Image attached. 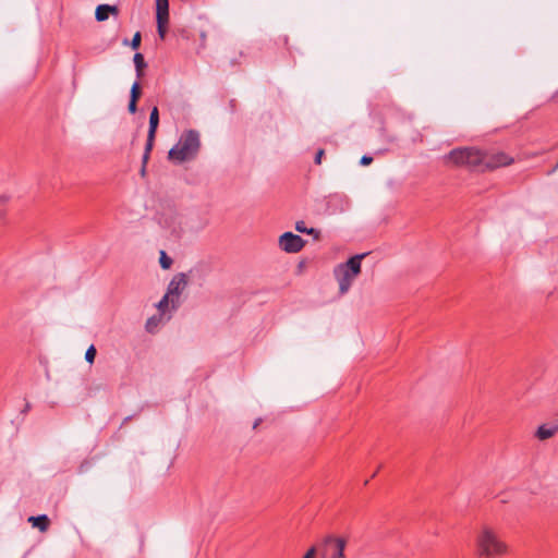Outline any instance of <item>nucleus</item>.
Returning a JSON list of instances; mask_svg holds the SVG:
<instances>
[{
	"instance_id": "0eeeda50",
	"label": "nucleus",
	"mask_w": 558,
	"mask_h": 558,
	"mask_svg": "<svg viewBox=\"0 0 558 558\" xmlns=\"http://www.w3.org/2000/svg\"><path fill=\"white\" fill-rule=\"evenodd\" d=\"M513 162V159L509 157L507 154L498 151L490 155L484 154V160L482 166V171L484 170H493L499 167L509 166Z\"/></svg>"
},
{
	"instance_id": "bb28decb",
	"label": "nucleus",
	"mask_w": 558,
	"mask_h": 558,
	"mask_svg": "<svg viewBox=\"0 0 558 558\" xmlns=\"http://www.w3.org/2000/svg\"><path fill=\"white\" fill-rule=\"evenodd\" d=\"M323 155H324V150L323 149H319L315 156V162L316 163H320L322 162V158H323Z\"/></svg>"
},
{
	"instance_id": "4468645a",
	"label": "nucleus",
	"mask_w": 558,
	"mask_h": 558,
	"mask_svg": "<svg viewBox=\"0 0 558 558\" xmlns=\"http://www.w3.org/2000/svg\"><path fill=\"white\" fill-rule=\"evenodd\" d=\"M133 61L135 64L136 75L140 78L143 75V69L146 66L143 54L140 52H136L134 54Z\"/></svg>"
},
{
	"instance_id": "39448f33",
	"label": "nucleus",
	"mask_w": 558,
	"mask_h": 558,
	"mask_svg": "<svg viewBox=\"0 0 558 558\" xmlns=\"http://www.w3.org/2000/svg\"><path fill=\"white\" fill-rule=\"evenodd\" d=\"M189 279L186 274L179 272L173 276L168 284L166 294L171 298V307L177 310L180 305V295L187 287Z\"/></svg>"
},
{
	"instance_id": "393cba45",
	"label": "nucleus",
	"mask_w": 558,
	"mask_h": 558,
	"mask_svg": "<svg viewBox=\"0 0 558 558\" xmlns=\"http://www.w3.org/2000/svg\"><path fill=\"white\" fill-rule=\"evenodd\" d=\"M315 555H316V548L315 547H311L306 554L304 555L303 558H315Z\"/></svg>"
},
{
	"instance_id": "b1692460",
	"label": "nucleus",
	"mask_w": 558,
	"mask_h": 558,
	"mask_svg": "<svg viewBox=\"0 0 558 558\" xmlns=\"http://www.w3.org/2000/svg\"><path fill=\"white\" fill-rule=\"evenodd\" d=\"M372 161H373V158H372L371 156L364 155V156L361 158L360 163H361L362 166H368V165H371V163H372Z\"/></svg>"
},
{
	"instance_id": "7ed1b4c3",
	"label": "nucleus",
	"mask_w": 558,
	"mask_h": 558,
	"mask_svg": "<svg viewBox=\"0 0 558 558\" xmlns=\"http://www.w3.org/2000/svg\"><path fill=\"white\" fill-rule=\"evenodd\" d=\"M365 256V253L354 255L335 268L333 272L341 294H345L350 290L354 279L360 275L361 262Z\"/></svg>"
},
{
	"instance_id": "4be33fe9",
	"label": "nucleus",
	"mask_w": 558,
	"mask_h": 558,
	"mask_svg": "<svg viewBox=\"0 0 558 558\" xmlns=\"http://www.w3.org/2000/svg\"><path fill=\"white\" fill-rule=\"evenodd\" d=\"M155 136L150 137V133L147 134V142L145 146V153H150L154 146Z\"/></svg>"
},
{
	"instance_id": "a878e982",
	"label": "nucleus",
	"mask_w": 558,
	"mask_h": 558,
	"mask_svg": "<svg viewBox=\"0 0 558 558\" xmlns=\"http://www.w3.org/2000/svg\"><path fill=\"white\" fill-rule=\"evenodd\" d=\"M136 102L137 101L130 100L128 109H129V111L131 113H135L136 112V110H137Z\"/></svg>"
},
{
	"instance_id": "a211bd4d",
	"label": "nucleus",
	"mask_w": 558,
	"mask_h": 558,
	"mask_svg": "<svg viewBox=\"0 0 558 558\" xmlns=\"http://www.w3.org/2000/svg\"><path fill=\"white\" fill-rule=\"evenodd\" d=\"M159 263L163 269H168L172 264V259L168 257L163 251H161Z\"/></svg>"
},
{
	"instance_id": "dca6fc26",
	"label": "nucleus",
	"mask_w": 558,
	"mask_h": 558,
	"mask_svg": "<svg viewBox=\"0 0 558 558\" xmlns=\"http://www.w3.org/2000/svg\"><path fill=\"white\" fill-rule=\"evenodd\" d=\"M171 305V298L165 294L162 299L158 302L157 308L163 313Z\"/></svg>"
},
{
	"instance_id": "cd10ccee",
	"label": "nucleus",
	"mask_w": 558,
	"mask_h": 558,
	"mask_svg": "<svg viewBox=\"0 0 558 558\" xmlns=\"http://www.w3.org/2000/svg\"><path fill=\"white\" fill-rule=\"evenodd\" d=\"M149 155H150V153H145V151H144V155H143V165H146V163H147V161H148V159H149Z\"/></svg>"
},
{
	"instance_id": "20e7f679",
	"label": "nucleus",
	"mask_w": 558,
	"mask_h": 558,
	"mask_svg": "<svg viewBox=\"0 0 558 558\" xmlns=\"http://www.w3.org/2000/svg\"><path fill=\"white\" fill-rule=\"evenodd\" d=\"M446 159L456 166H466L482 171L484 153L474 147L456 148L446 156Z\"/></svg>"
},
{
	"instance_id": "ddd939ff",
	"label": "nucleus",
	"mask_w": 558,
	"mask_h": 558,
	"mask_svg": "<svg viewBox=\"0 0 558 558\" xmlns=\"http://www.w3.org/2000/svg\"><path fill=\"white\" fill-rule=\"evenodd\" d=\"M295 230L300 233H306L314 236L315 240H318L320 236V231L314 228H307L304 221H296Z\"/></svg>"
},
{
	"instance_id": "f8f14e48",
	"label": "nucleus",
	"mask_w": 558,
	"mask_h": 558,
	"mask_svg": "<svg viewBox=\"0 0 558 558\" xmlns=\"http://www.w3.org/2000/svg\"><path fill=\"white\" fill-rule=\"evenodd\" d=\"M159 124V111L157 107H154L150 111L149 116V129L148 133H150V137L156 135V131Z\"/></svg>"
},
{
	"instance_id": "2eb2a0df",
	"label": "nucleus",
	"mask_w": 558,
	"mask_h": 558,
	"mask_svg": "<svg viewBox=\"0 0 558 558\" xmlns=\"http://www.w3.org/2000/svg\"><path fill=\"white\" fill-rule=\"evenodd\" d=\"M95 17L98 22H104L106 20H108L109 17V13L106 11L105 9V5L102 4H99L97 8H96V11H95Z\"/></svg>"
},
{
	"instance_id": "6ab92c4d",
	"label": "nucleus",
	"mask_w": 558,
	"mask_h": 558,
	"mask_svg": "<svg viewBox=\"0 0 558 558\" xmlns=\"http://www.w3.org/2000/svg\"><path fill=\"white\" fill-rule=\"evenodd\" d=\"M95 357H96V348L92 344V345H89V348L85 352V360L89 364H92V363H94Z\"/></svg>"
},
{
	"instance_id": "1a4fd4ad",
	"label": "nucleus",
	"mask_w": 558,
	"mask_h": 558,
	"mask_svg": "<svg viewBox=\"0 0 558 558\" xmlns=\"http://www.w3.org/2000/svg\"><path fill=\"white\" fill-rule=\"evenodd\" d=\"M558 432V422L553 424H542L538 426L535 436L539 440L551 438Z\"/></svg>"
},
{
	"instance_id": "f3484780",
	"label": "nucleus",
	"mask_w": 558,
	"mask_h": 558,
	"mask_svg": "<svg viewBox=\"0 0 558 558\" xmlns=\"http://www.w3.org/2000/svg\"><path fill=\"white\" fill-rule=\"evenodd\" d=\"M140 95H141L140 83L134 82L131 87V92H130V100L137 101Z\"/></svg>"
},
{
	"instance_id": "f03ea898",
	"label": "nucleus",
	"mask_w": 558,
	"mask_h": 558,
	"mask_svg": "<svg viewBox=\"0 0 558 558\" xmlns=\"http://www.w3.org/2000/svg\"><path fill=\"white\" fill-rule=\"evenodd\" d=\"M476 546L478 554L486 558L506 555L509 549L497 532L489 526H484L476 536Z\"/></svg>"
},
{
	"instance_id": "9b49d317",
	"label": "nucleus",
	"mask_w": 558,
	"mask_h": 558,
	"mask_svg": "<svg viewBox=\"0 0 558 558\" xmlns=\"http://www.w3.org/2000/svg\"><path fill=\"white\" fill-rule=\"evenodd\" d=\"M28 522L32 523L34 527H37L40 532H46L49 526V519L46 514H41L38 517H29Z\"/></svg>"
},
{
	"instance_id": "9d476101",
	"label": "nucleus",
	"mask_w": 558,
	"mask_h": 558,
	"mask_svg": "<svg viewBox=\"0 0 558 558\" xmlns=\"http://www.w3.org/2000/svg\"><path fill=\"white\" fill-rule=\"evenodd\" d=\"M326 544L333 543L335 548L330 558H343L344 557V548H345V539L341 537H332L328 536L325 539Z\"/></svg>"
},
{
	"instance_id": "aec40b11",
	"label": "nucleus",
	"mask_w": 558,
	"mask_h": 558,
	"mask_svg": "<svg viewBox=\"0 0 558 558\" xmlns=\"http://www.w3.org/2000/svg\"><path fill=\"white\" fill-rule=\"evenodd\" d=\"M159 319L157 317H150L146 323V329L151 332L157 327Z\"/></svg>"
},
{
	"instance_id": "5701e85b",
	"label": "nucleus",
	"mask_w": 558,
	"mask_h": 558,
	"mask_svg": "<svg viewBox=\"0 0 558 558\" xmlns=\"http://www.w3.org/2000/svg\"><path fill=\"white\" fill-rule=\"evenodd\" d=\"M106 11L110 14L118 15L119 9L117 5L104 4Z\"/></svg>"
},
{
	"instance_id": "412c9836",
	"label": "nucleus",
	"mask_w": 558,
	"mask_h": 558,
	"mask_svg": "<svg viewBox=\"0 0 558 558\" xmlns=\"http://www.w3.org/2000/svg\"><path fill=\"white\" fill-rule=\"evenodd\" d=\"M141 45V33L137 32L135 33V35L133 36L132 40H131V47L133 49H137Z\"/></svg>"
},
{
	"instance_id": "c756f323",
	"label": "nucleus",
	"mask_w": 558,
	"mask_h": 558,
	"mask_svg": "<svg viewBox=\"0 0 558 558\" xmlns=\"http://www.w3.org/2000/svg\"><path fill=\"white\" fill-rule=\"evenodd\" d=\"M145 173H146V165H143V167L141 169V174L145 175Z\"/></svg>"
},
{
	"instance_id": "423d86ee",
	"label": "nucleus",
	"mask_w": 558,
	"mask_h": 558,
	"mask_svg": "<svg viewBox=\"0 0 558 558\" xmlns=\"http://www.w3.org/2000/svg\"><path fill=\"white\" fill-rule=\"evenodd\" d=\"M304 245L305 241L292 232H284L279 238V246L286 253H298Z\"/></svg>"
},
{
	"instance_id": "6e6552de",
	"label": "nucleus",
	"mask_w": 558,
	"mask_h": 558,
	"mask_svg": "<svg viewBox=\"0 0 558 558\" xmlns=\"http://www.w3.org/2000/svg\"><path fill=\"white\" fill-rule=\"evenodd\" d=\"M156 19L157 28L160 38H165L166 25L169 21V1L168 0H156Z\"/></svg>"
},
{
	"instance_id": "f257e3e1",
	"label": "nucleus",
	"mask_w": 558,
	"mask_h": 558,
	"mask_svg": "<svg viewBox=\"0 0 558 558\" xmlns=\"http://www.w3.org/2000/svg\"><path fill=\"white\" fill-rule=\"evenodd\" d=\"M201 146L199 134L194 130L182 133L178 143L169 150L168 158L175 162L182 163L193 159Z\"/></svg>"
},
{
	"instance_id": "c85d7f7f",
	"label": "nucleus",
	"mask_w": 558,
	"mask_h": 558,
	"mask_svg": "<svg viewBox=\"0 0 558 558\" xmlns=\"http://www.w3.org/2000/svg\"><path fill=\"white\" fill-rule=\"evenodd\" d=\"M8 201H9V196H5V195L0 196V203H5Z\"/></svg>"
}]
</instances>
